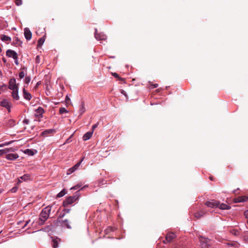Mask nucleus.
Listing matches in <instances>:
<instances>
[{
	"instance_id": "f257e3e1",
	"label": "nucleus",
	"mask_w": 248,
	"mask_h": 248,
	"mask_svg": "<svg viewBox=\"0 0 248 248\" xmlns=\"http://www.w3.org/2000/svg\"><path fill=\"white\" fill-rule=\"evenodd\" d=\"M51 211V206H47L44 208L40 214L38 224L39 225L44 224V222L48 218Z\"/></svg>"
},
{
	"instance_id": "f03ea898",
	"label": "nucleus",
	"mask_w": 248,
	"mask_h": 248,
	"mask_svg": "<svg viewBox=\"0 0 248 248\" xmlns=\"http://www.w3.org/2000/svg\"><path fill=\"white\" fill-rule=\"evenodd\" d=\"M12 148H4L1 149V156L4 157L8 160H14L18 157V155L16 154L9 153L7 154V153L13 152Z\"/></svg>"
},
{
	"instance_id": "7ed1b4c3",
	"label": "nucleus",
	"mask_w": 248,
	"mask_h": 248,
	"mask_svg": "<svg viewBox=\"0 0 248 248\" xmlns=\"http://www.w3.org/2000/svg\"><path fill=\"white\" fill-rule=\"evenodd\" d=\"M65 213H61L59 217L57 219V224L58 226H61L62 227H66L68 229L71 228V226L69 225V220L68 219L64 218Z\"/></svg>"
},
{
	"instance_id": "20e7f679",
	"label": "nucleus",
	"mask_w": 248,
	"mask_h": 248,
	"mask_svg": "<svg viewBox=\"0 0 248 248\" xmlns=\"http://www.w3.org/2000/svg\"><path fill=\"white\" fill-rule=\"evenodd\" d=\"M12 105L10 99H3L1 101V107L5 108L8 113L11 112Z\"/></svg>"
},
{
	"instance_id": "39448f33",
	"label": "nucleus",
	"mask_w": 248,
	"mask_h": 248,
	"mask_svg": "<svg viewBox=\"0 0 248 248\" xmlns=\"http://www.w3.org/2000/svg\"><path fill=\"white\" fill-rule=\"evenodd\" d=\"M199 241L202 248H209L210 246L209 242L210 241L209 239L200 236L199 237Z\"/></svg>"
},
{
	"instance_id": "423d86ee",
	"label": "nucleus",
	"mask_w": 248,
	"mask_h": 248,
	"mask_svg": "<svg viewBox=\"0 0 248 248\" xmlns=\"http://www.w3.org/2000/svg\"><path fill=\"white\" fill-rule=\"evenodd\" d=\"M205 205L208 207L216 208L219 205V202L215 200H211L205 202Z\"/></svg>"
},
{
	"instance_id": "0eeeda50",
	"label": "nucleus",
	"mask_w": 248,
	"mask_h": 248,
	"mask_svg": "<svg viewBox=\"0 0 248 248\" xmlns=\"http://www.w3.org/2000/svg\"><path fill=\"white\" fill-rule=\"evenodd\" d=\"M77 196H70L68 197L65 201L63 202V205L64 206H67L68 205L71 204L73 203L76 200L78 199V197Z\"/></svg>"
},
{
	"instance_id": "6e6552de",
	"label": "nucleus",
	"mask_w": 248,
	"mask_h": 248,
	"mask_svg": "<svg viewBox=\"0 0 248 248\" xmlns=\"http://www.w3.org/2000/svg\"><path fill=\"white\" fill-rule=\"evenodd\" d=\"M9 88L12 90L18 89V84L16 83V81L15 78H11L9 80Z\"/></svg>"
},
{
	"instance_id": "1a4fd4ad",
	"label": "nucleus",
	"mask_w": 248,
	"mask_h": 248,
	"mask_svg": "<svg viewBox=\"0 0 248 248\" xmlns=\"http://www.w3.org/2000/svg\"><path fill=\"white\" fill-rule=\"evenodd\" d=\"M176 235L173 232H169L166 234V240L163 241L164 243L171 242L173 239L176 237Z\"/></svg>"
},
{
	"instance_id": "9d476101",
	"label": "nucleus",
	"mask_w": 248,
	"mask_h": 248,
	"mask_svg": "<svg viewBox=\"0 0 248 248\" xmlns=\"http://www.w3.org/2000/svg\"><path fill=\"white\" fill-rule=\"evenodd\" d=\"M95 38L98 40H106L107 39V36L103 33H98L97 30H95L94 33Z\"/></svg>"
},
{
	"instance_id": "9b49d317",
	"label": "nucleus",
	"mask_w": 248,
	"mask_h": 248,
	"mask_svg": "<svg viewBox=\"0 0 248 248\" xmlns=\"http://www.w3.org/2000/svg\"><path fill=\"white\" fill-rule=\"evenodd\" d=\"M15 125V121L12 119H10L8 121H5L3 123V127H11Z\"/></svg>"
},
{
	"instance_id": "f8f14e48",
	"label": "nucleus",
	"mask_w": 248,
	"mask_h": 248,
	"mask_svg": "<svg viewBox=\"0 0 248 248\" xmlns=\"http://www.w3.org/2000/svg\"><path fill=\"white\" fill-rule=\"evenodd\" d=\"M6 55L9 57H12L14 59L17 58V53L14 50L8 49L6 51Z\"/></svg>"
},
{
	"instance_id": "ddd939ff",
	"label": "nucleus",
	"mask_w": 248,
	"mask_h": 248,
	"mask_svg": "<svg viewBox=\"0 0 248 248\" xmlns=\"http://www.w3.org/2000/svg\"><path fill=\"white\" fill-rule=\"evenodd\" d=\"M24 35L27 40L31 39L32 33L29 28H26L24 29Z\"/></svg>"
},
{
	"instance_id": "4468645a",
	"label": "nucleus",
	"mask_w": 248,
	"mask_h": 248,
	"mask_svg": "<svg viewBox=\"0 0 248 248\" xmlns=\"http://www.w3.org/2000/svg\"><path fill=\"white\" fill-rule=\"evenodd\" d=\"M61 241V239L57 237H52V246L53 248H58L59 242Z\"/></svg>"
},
{
	"instance_id": "2eb2a0df",
	"label": "nucleus",
	"mask_w": 248,
	"mask_h": 248,
	"mask_svg": "<svg viewBox=\"0 0 248 248\" xmlns=\"http://www.w3.org/2000/svg\"><path fill=\"white\" fill-rule=\"evenodd\" d=\"M44 112L43 108L41 107L38 108V109H36L35 116L36 118H39L42 117V115Z\"/></svg>"
},
{
	"instance_id": "dca6fc26",
	"label": "nucleus",
	"mask_w": 248,
	"mask_h": 248,
	"mask_svg": "<svg viewBox=\"0 0 248 248\" xmlns=\"http://www.w3.org/2000/svg\"><path fill=\"white\" fill-rule=\"evenodd\" d=\"M23 97L25 99L28 100H30L31 98V95L27 90H25V88L23 89Z\"/></svg>"
},
{
	"instance_id": "f3484780",
	"label": "nucleus",
	"mask_w": 248,
	"mask_h": 248,
	"mask_svg": "<svg viewBox=\"0 0 248 248\" xmlns=\"http://www.w3.org/2000/svg\"><path fill=\"white\" fill-rule=\"evenodd\" d=\"M55 132V130L53 129H49L45 130L42 132V135L44 137H46L48 135L53 134Z\"/></svg>"
},
{
	"instance_id": "a211bd4d",
	"label": "nucleus",
	"mask_w": 248,
	"mask_h": 248,
	"mask_svg": "<svg viewBox=\"0 0 248 248\" xmlns=\"http://www.w3.org/2000/svg\"><path fill=\"white\" fill-rule=\"evenodd\" d=\"M12 96L14 99L18 100L19 99V96L18 95V89L12 90Z\"/></svg>"
},
{
	"instance_id": "6ab92c4d",
	"label": "nucleus",
	"mask_w": 248,
	"mask_h": 248,
	"mask_svg": "<svg viewBox=\"0 0 248 248\" xmlns=\"http://www.w3.org/2000/svg\"><path fill=\"white\" fill-rule=\"evenodd\" d=\"M93 134V131L88 132L86 133L83 136V140L84 141L87 140L91 138Z\"/></svg>"
},
{
	"instance_id": "aec40b11",
	"label": "nucleus",
	"mask_w": 248,
	"mask_h": 248,
	"mask_svg": "<svg viewBox=\"0 0 248 248\" xmlns=\"http://www.w3.org/2000/svg\"><path fill=\"white\" fill-rule=\"evenodd\" d=\"M248 198L246 196H240L234 199V202H241L246 201Z\"/></svg>"
},
{
	"instance_id": "412c9836",
	"label": "nucleus",
	"mask_w": 248,
	"mask_h": 248,
	"mask_svg": "<svg viewBox=\"0 0 248 248\" xmlns=\"http://www.w3.org/2000/svg\"><path fill=\"white\" fill-rule=\"evenodd\" d=\"M205 213L206 212L204 211H200L194 214V217L196 219H200L202 217H203L205 214Z\"/></svg>"
},
{
	"instance_id": "4be33fe9",
	"label": "nucleus",
	"mask_w": 248,
	"mask_h": 248,
	"mask_svg": "<svg viewBox=\"0 0 248 248\" xmlns=\"http://www.w3.org/2000/svg\"><path fill=\"white\" fill-rule=\"evenodd\" d=\"M1 40L6 42L7 44H9L10 42L11 39L10 37L5 35H1Z\"/></svg>"
},
{
	"instance_id": "5701e85b",
	"label": "nucleus",
	"mask_w": 248,
	"mask_h": 248,
	"mask_svg": "<svg viewBox=\"0 0 248 248\" xmlns=\"http://www.w3.org/2000/svg\"><path fill=\"white\" fill-rule=\"evenodd\" d=\"M217 207H219V209H220L221 210H228L231 208V207L230 206H229L225 203H221V204L219 203V205Z\"/></svg>"
},
{
	"instance_id": "b1692460",
	"label": "nucleus",
	"mask_w": 248,
	"mask_h": 248,
	"mask_svg": "<svg viewBox=\"0 0 248 248\" xmlns=\"http://www.w3.org/2000/svg\"><path fill=\"white\" fill-rule=\"evenodd\" d=\"M29 177H30V175H28V174H25L23 176H21L18 179V183H21L23 181H26L27 180H28L29 179Z\"/></svg>"
},
{
	"instance_id": "393cba45",
	"label": "nucleus",
	"mask_w": 248,
	"mask_h": 248,
	"mask_svg": "<svg viewBox=\"0 0 248 248\" xmlns=\"http://www.w3.org/2000/svg\"><path fill=\"white\" fill-rule=\"evenodd\" d=\"M111 75L115 77V78H117L118 80L121 81L123 82H124L125 79L124 78H122L119 76V75L116 73H111Z\"/></svg>"
},
{
	"instance_id": "a878e982",
	"label": "nucleus",
	"mask_w": 248,
	"mask_h": 248,
	"mask_svg": "<svg viewBox=\"0 0 248 248\" xmlns=\"http://www.w3.org/2000/svg\"><path fill=\"white\" fill-rule=\"evenodd\" d=\"M84 158V157H82L79 162H78V163H77L75 165H74V166L72 167V168H73V170H74V171H75L76 170H77L78 169V168L79 167V166L80 165L81 163L83 161V160Z\"/></svg>"
},
{
	"instance_id": "bb28decb",
	"label": "nucleus",
	"mask_w": 248,
	"mask_h": 248,
	"mask_svg": "<svg viewBox=\"0 0 248 248\" xmlns=\"http://www.w3.org/2000/svg\"><path fill=\"white\" fill-rule=\"evenodd\" d=\"M84 158V157H82L79 162H78V163H77L75 165H74V166L72 167V168H73V170H74V171H75L76 170H77L78 169V168L79 167V166L80 165L81 163L83 161V160Z\"/></svg>"
},
{
	"instance_id": "cd10ccee",
	"label": "nucleus",
	"mask_w": 248,
	"mask_h": 248,
	"mask_svg": "<svg viewBox=\"0 0 248 248\" xmlns=\"http://www.w3.org/2000/svg\"><path fill=\"white\" fill-rule=\"evenodd\" d=\"M84 158V157H82L79 162H78V163H77L75 165H74V166L72 167V168H73V170H74V171H75L76 170H77L78 169V168L79 167V166L80 165L81 163L83 161V160Z\"/></svg>"
},
{
	"instance_id": "c85d7f7f",
	"label": "nucleus",
	"mask_w": 248,
	"mask_h": 248,
	"mask_svg": "<svg viewBox=\"0 0 248 248\" xmlns=\"http://www.w3.org/2000/svg\"><path fill=\"white\" fill-rule=\"evenodd\" d=\"M84 158V157H82L79 162H78V163H77L75 165H74V166L72 167V168H73V170H74V171H75L76 170H77L78 169V168L79 167V166L80 165L81 163L83 161V160Z\"/></svg>"
},
{
	"instance_id": "c756f323",
	"label": "nucleus",
	"mask_w": 248,
	"mask_h": 248,
	"mask_svg": "<svg viewBox=\"0 0 248 248\" xmlns=\"http://www.w3.org/2000/svg\"><path fill=\"white\" fill-rule=\"evenodd\" d=\"M85 111L84 102H82L79 109L80 115H81Z\"/></svg>"
},
{
	"instance_id": "7c9ffc66",
	"label": "nucleus",
	"mask_w": 248,
	"mask_h": 248,
	"mask_svg": "<svg viewBox=\"0 0 248 248\" xmlns=\"http://www.w3.org/2000/svg\"><path fill=\"white\" fill-rule=\"evenodd\" d=\"M66 193V191L65 189H63L60 192H59L57 195V198H61V197H63L64 195H65Z\"/></svg>"
},
{
	"instance_id": "2f4dec72",
	"label": "nucleus",
	"mask_w": 248,
	"mask_h": 248,
	"mask_svg": "<svg viewBox=\"0 0 248 248\" xmlns=\"http://www.w3.org/2000/svg\"><path fill=\"white\" fill-rule=\"evenodd\" d=\"M45 42V38L43 37L40 38L38 41L37 46H41Z\"/></svg>"
},
{
	"instance_id": "473e14b6",
	"label": "nucleus",
	"mask_w": 248,
	"mask_h": 248,
	"mask_svg": "<svg viewBox=\"0 0 248 248\" xmlns=\"http://www.w3.org/2000/svg\"><path fill=\"white\" fill-rule=\"evenodd\" d=\"M24 153L26 154H27L30 155H34V152L31 149H28L25 150Z\"/></svg>"
},
{
	"instance_id": "72a5a7b5",
	"label": "nucleus",
	"mask_w": 248,
	"mask_h": 248,
	"mask_svg": "<svg viewBox=\"0 0 248 248\" xmlns=\"http://www.w3.org/2000/svg\"><path fill=\"white\" fill-rule=\"evenodd\" d=\"M230 232L234 235H238L239 234V232L237 230H232L230 231Z\"/></svg>"
},
{
	"instance_id": "f704fd0d",
	"label": "nucleus",
	"mask_w": 248,
	"mask_h": 248,
	"mask_svg": "<svg viewBox=\"0 0 248 248\" xmlns=\"http://www.w3.org/2000/svg\"><path fill=\"white\" fill-rule=\"evenodd\" d=\"M59 112L60 114L68 112L67 110L64 108H61L59 109Z\"/></svg>"
},
{
	"instance_id": "c9c22d12",
	"label": "nucleus",
	"mask_w": 248,
	"mask_h": 248,
	"mask_svg": "<svg viewBox=\"0 0 248 248\" xmlns=\"http://www.w3.org/2000/svg\"><path fill=\"white\" fill-rule=\"evenodd\" d=\"M244 234L243 235V237H244V240L246 242H248V231L244 232Z\"/></svg>"
},
{
	"instance_id": "e433bc0d",
	"label": "nucleus",
	"mask_w": 248,
	"mask_h": 248,
	"mask_svg": "<svg viewBox=\"0 0 248 248\" xmlns=\"http://www.w3.org/2000/svg\"><path fill=\"white\" fill-rule=\"evenodd\" d=\"M25 76V73L24 71H21L19 73V77L20 79L23 78Z\"/></svg>"
},
{
	"instance_id": "4c0bfd02",
	"label": "nucleus",
	"mask_w": 248,
	"mask_h": 248,
	"mask_svg": "<svg viewBox=\"0 0 248 248\" xmlns=\"http://www.w3.org/2000/svg\"><path fill=\"white\" fill-rule=\"evenodd\" d=\"M31 81V78L30 77L26 76L25 79V83L28 84Z\"/></svg>"
},
{
	"instance_id": "58836bf2",
	"label": "nucleus",
	"mask_w": 248,
	"mask_h": 248,
	"mask_svg": "<svg viewBox=\"0 0 248 248\" xmlns=\"http://www.w3.org/2000/svg\"><path fill=\"white\" fill-rule=\"evenodd\" d=\"M15 3L17 6H20L22 4V2L21 0H16Z\"/></svg>"
},
{
	"instance_id": "ea45409f",
	"label": "nucleus",
	"mask_w": 248,
	"mask_h": 248,
	"mask_svg": "<svg viewBox=\"0 0 248 248\" xmlns=\"http://www.w3.org/2000/svg\"><path fill=\"white\" fill-rule=\"evenodd\" d=\"M17 189L18 188L17 186H14L12 189H11L10 191L12 193H15L17 191Z\"/></svg>"
},
{
	"instance_id": "a19ab883",
	"label": "nucleus",
	"mask_w": 248,
	"mask_h": 248,
	"mask_svg": "<svg viewBox=\"0 0 248 248\" xmlns=\"http://www.w3.org/2000/svg\"><path fill=\"white\" fill-rule=\"evenodd\" d=\"M81 186V185H77L72 187L71 188V189L76 190V189H78V188H79Z\"/></svg>"
},
{
	"instance_id": "79ce46f5",
	"label": "nucleus",
	"mask_w": 248,
	"mask_h": 248,
	"mask_svg": "<svg viewBox=\"0 0 248 248\" xmlns=\"http://www.w3.org/2000/svg\"><path fill=\"white\" fill-rule=\"evenodd\" d=\"M75 171L74 170H73V168H70L68 170V171H67V174H71L72 173H73V172H74Z\"/></svg>"
},
{
	"instance_id": "37998d69",
	"label": "nucleus",
	"mask_w": 248,
	"mask_h": 248,
	"mask_svg": "<svg viewBox=\"0 0 248 248\" xmlns=\"http://www.w3.org/2000/svg\"><path fill=\"white\" fill-rule=\"evenodd\" d=\"M40 56L37 55L35 58V62L36 63H39L40 62Z\"/></svg>"
},
{
	"instance_id": "c03bdc74",
	"label": "nucleus",
	"mask_w": 248,
	"mask_h": 248,
	"mask_svg": "<svg viewBox=\"0 0 248 248\" xmlns=\"http://www.w3.org/2000/svg\"><path fill=\"white\" fill-rule=\"evenodd\" d=\"M98 123L94 124L92 126V131H94V130L98 126Z\"/></svg>"
},
{
	"instance_id": "a18cd8bd",
	"label": "nucleus",
	"mask_w": 248,
	"mask_h": 248,
	"mask_svg": "<svg viewBox=\"0 0 248 248\" xmlns=\"http://www.w3.org/2000/svg\"><path fill=\"white\" fill-rule=\"evenodd\" d=\"M23 123L24 124H29V120L28 119H25L24 120H23Z\"/></svg>"
},
{
	"instance_id": "49530a36",
	"label": "nucleus",
	"mask_w": 248,
	"mask_h": 248,
	"mask_svg": "<svg viewBox=\"0 0 248 248\" xmlns=\"http://www.w3.org/2000/svg\"><path fill=\"white\" fill-rule=\"evenodd\" d=\"M244 215L247 218H248V211H246L244 212Z\"/></svg>"
},
{
	"instance_id": "de8ad7c7",
	"label": "nucleus",
	"mask_w": 248,
	"mask_h": 248,
	"mask_svg": "<svg viewBox=\"0 0 248 248\" xmlns=\"http://www.w3.org/2000/svg\"><path fill=\"white\" fill-rule=\"evenodd\" d=\"M30 222V220H27L25 225L23 226V228L25 227Z\"/></svg>"
},
{
	"instance_id": "09e8293b",
	"label": "nucleus",
	"mask_w": 248,
	"mask_h": 248,
	"mask_svg": "<svg viewBox=\"0 0 248 248\" xmlns=\"http://www.w3.org/2000/svg\"><path fill=\"white\" fill-rule=\"evenodd\" d=\"M40 84V81L38 82L37 83V84H36V85L35 86V87H34V89L36 90V89L38 88V86H39Z\"/></svg>"
},
{
	"instance_id": "8fccbe9b",
	"label": "nucleus",
	"mask_w": 248,
	"mask_h": 248,
	"mask_svg": "<svg viewBox=\"0 0 248 248\" xmlns=\"http://www.w3.org/2000/svg\"><path fill=\"white\" fill-rule=\"evenodd\" d=\"M70 98L67 95L65 98V102L66 103H68L69 101H70Z\"/></svg>"
},
{
	"instance_id": "3c124183",
	"label": "nucleus",
	"mask_w": 248,
	"mask_h": 248,
	"mask_svg": "<svg viewBox=\"0 0 248 248\" xmlns=\"http://www.w3.org/2000/svg\"><path fill=\"white\" fill-rule=\"evenodd\" d=\"M121 92V93H122V94H123L124 95H125V96H126V93H125V91H124V90H122Z\"/></svg>"
},
{
	"instance_id": "603ef678",
	"label": "nucleus",
	"mask_w": 248,
	"mask_h": 248,
	"mask_svg": "<svg viewBox=\"0 0 248 248\" xmlns=\"http://www.w3.org/2000/svg\"><path fill=\"white\" fill-rule=\"evenodd\" d=\"M18 57L16 59H14L15 60V63L16 64V65H18Z\"/></svg>"
},
{
	"instance_id": "864d4df0",
	"label": "nucleus",
	"mask_w": 248,
	"mask_h": 248,
	"mask_svg": "<svg viewBox=\"0 0 248 248\" xmlns=\"http://www.w3.org/2000/svg\"><path fill=\"white\" fill-rule=\"evenodd\" d=\"M70 138H69L68 139H67L66 141L65 142L64 144L65 143H69L70 141Z\"/></svg>"
},
{
	"instance_id": "5fc2aeb1",
	"label": "nucleus",
	"mask_w": 248,
	"mask_h": 248,
	"mask_svg": "<svg viewBox=\"0 0 248 248\" xmlns=\"http://www.w3.org/2000/svg\"><path fill=\"white\" fill-rule=\"evenodd\" d=\"M153 86L154 88H156L158 87V84H153Z\"/></svg>"
},
{
	"instance_id": "6e6d98bb",
	"label": "nucleus",
	"mask_w": 248,
	"mask_h": 248,
	"mask_svg": "<svg viewBox=\"0 0 248 248\" xmlns=\"http://www.w3.org/2000/svg\"><path fill=\"white\" fill-rule=\"evenodd\" d=\"M6 143H1V145H0V147H2L4 145H6Z\"/></svg>"
},
{
	"instance_id": "4d7b16f0",
	"label": "nucleus",
	"mask_w": 248,
	"mask_h": 248,
	"mask_svg": "<svg viewBox=\"0 0 248 248\" xmlns=\"http://www.w3.org/2000/svg\"><path fill=\"white\" fill-rule=\"evenodd\" d=\"M209 178H210V179L211 180H213V176H210Z\"/></svg>"
},
{
	"instance_id": "13d9d810",
	"label": "nucleus",
	"mask_w": 248,
	"mask_h": 248,
	"mask_svg": "<svg viewBox=\"0 0 248 248\" xmlns=\"http://www.w3.org/2000/svg\"><path fill=\"white\" fill-rule=\"evenodd\" d=\"M65 211H66V213H68L70 211V209H67V210H65Z\"/></svg>"
},
{
	"instance_id": "bf43d9fd",
	"label": "nucleus",
	"mask_w": 248,
	"mask_h": 248,
	"mask_svg": "<svg viewBox=\"0 0 248 248\" xmlns=\"http://www.w3.org/2000/svg\"><path fill=\"white\" fill-rule=\"evenodd\" d=\"M3 61L5 62V59L4 58H3Z\"/></svg>"
},
{
	"instance_id": "052dcab7",
	"label": "nucleus",
	"mask_w": 248,
	"mask_h": 248,
	"mask_svg": "<svg viewBox=\"0 0 248 248\" xmlns=\"http://www.w3.org/2000/svg\"><path fill=\"white\" fill-rule=\"evenodd\" d=\"M247 219H248V220H247V223L248 224V218Z\"/></svg>"
}]
</instances>
